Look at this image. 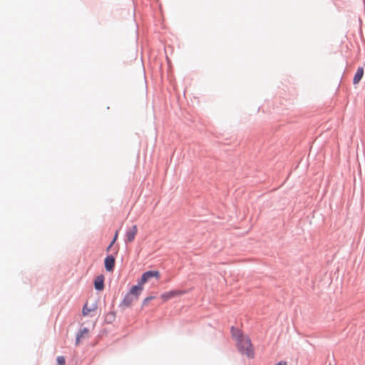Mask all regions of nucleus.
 <instances>
[{
    "label": "nucleus",
    "mask_w": 365,
    "mask_h": 365,
    "mask_svg": "<svg viewBox=\"0 0 365 365\" xmlns=\"http://www.w3.org/2000/svg\"><path fill=\"white\" fill-rule=\"evenodd\" d=\"M232 336L237 341L239 351L249 357L253 356V348L247 336L243 335L237 329H232Z\"/></svg>",
    "instance_id": "1"
},
{
    "label": "nucleus",
    "mask_w": 365,
    "mask_h": 365,
    "mask_svg": "<svg viewBox=\"0 0 365 365\" xmlns=\"http://www.w3.org/2000/svg\"><path fill=\"white\" fill-rule=\"evenodd\" d=\"M155 278L156 279H159L160 277V273L158 270H150L144 272L141 278L140 279V282L141 284H144L148 282L151 278Z\"/></svg>",
    "instance_id": "2"
},
{
    "label": "nucleus",
    "mask_w": 365,
    "mask_h": 365,
    "mask_svg": "<svg viewBox=\"0 0 365 365\" xmlns=\"http://www.w3.org/2000/svg\"><path fill=\"white\" fill-rule=\"evenodd\" d=\"M185 293V292L183 290H171V291L163 293L160 295V298L165 302L172 298L181 296V295L184 294Z\"/></svg>",
    "instance_id": "3"
},
{
    "label": "nucleus",
    "mask_w": 365,
    "mask_h": 365,
    "mask_svg": "<svg viewBox=\"0 0 365 365\" xmlns=\"http://www.w3.org/2000/svg\"><path fill=\"white\" fill-rule=\"evenodd\" d=\"M138 228L136 225L132 226L130 229H129L125 234V242H132L137 235Z\"/></svg>",
    "instance_id": "4"
},
{
    "label": "nucleus",
    "mask_w": 365,
    "mask_h": 365,
    "mask_svg": "<svg viewBox=\"0 0 365 365\" xmlns=\"http://www.w3.org/2000/svg\"><path fill=\"white\" fill-rule=\"evenodd\" d=\"M143 290V284H141L140 282H138V284L137 285L132 287L128 293H129L130 295L133 296L135 299H138V297L140 296Z\"/></svg>",
    "instance_id": "5"
},
{
    "label": "nucleus",
    "mask_w": 365,
    "mask_h": 365,
    "mask_svg": "<svg viewBox=\"0 0 365 365\" xmlns=\"http://www.w3.org/2000/svg\"><path fill=\"white\" fill-rule=\"evenodd\" d=\"M105 268L108 272H112L115 266V258L112 255H108L104 260Z\"/></svg>",
    "instance_id": "6"
},
{
    "label": "nucleus",
    "mask_w": 365,
    "mask_h": 365,
    "mask_svg": "<svg viewBox=\"0 0 365 365\" xmlns=\"http://www.w3.org/2000/svg\"><path fill=\"white\" fill-rule=\"evenodd\" d=\"M138 299H135L133 296L130 295L129 293H127V294L125 296L122 301V305L126 307H130L133 303Z\"/></svg>",
    "instance_id": "7"
},
{
    "label": "nucleus",
    "mask_w": 365,
    "mask_h": 365,
    "mask_svg": "<svg viewBox=\"0 0 365 365\" xmlns=\"http://www.w3.org/2000/svg\"><path fill=\"white\" fill-rule=\"evenodd\" d=\"M95 289L101 291L104 289V277L103 275L98 276L94 281Z\"/></svg>",
    "instance_id": "8"
},
{
    "label": "nucleus",
    "mask_w": 365,
    "mask_h": 365,
    "mask_svg": "<svg viewBox=\"0 0 365 365\" xmlns=\"http://www.w3.org/2000/svg\"><path fill=\"white\" fill-rule=\"evenodd\" d=\"M363 75H364V69H363V68L359 67L357 69V71L354 75V77L353 79V83L358 84L359 83V81H361V79L362 78Z\"/></svg>",
    "instance_id": "9"
},
{
    "label": "nucleus",
    "mask_w": 365,
    "mask_h": 365,
    "mask_svg": "<svg viewBox=\"0 0 365 365\" xmlns=\"http://www.w3.org/2000/svg\"><path fill=\"white\" fill-rule=\"evenodd\" d=\"M92 310H93V309L88 308L87 306V304H86L82 310L83 315V316L88 315Z\"/></svg>",
    "instance_id": "10"
},
{
    "label": "nucleus",
    "mask_w": 365,
    "mask_h": 365,
    "mask_svg": "<svg viewBox=\"0 0 365 365\" xmlns=\"http://www.w3.org/2000/svg\"><path fill=\"white\" fill-rule=\"evenodd\" d=\"M57 365H66L65 358L62 356H59L56 359Z\"/></svg>",
    "instance_id": "11"
},
{
    "label": "nucleus",
    "mask_w": 365,
    "mask_h": 365,
    "mask_svg": "<svg viewBox=\"0 0 365 365\" xmlns=\"http://www.w3.org/2000/svg\"><path fill=\"white\" fill-rule=\"evenodd\" d=\"M153 299H154V297H152V296L146 297L145 299H144V300L143 302V305L147 306L149 304L150 301H151Z\"/></svg>",
    "instance_id": "12"
},
{
    "label": "nucleus",
    "mask_w": 365,
    "mask_h": 365,
    "mask_svg": "<svg viewBox=\"0 0 365 365\" xmlns=\"http://www.w3.org/2000/svg\"><path fill=\"white\" fill-rule=\"evenodd\" d=\"M118 231H116V232H115V236H114V237H113V241H112V242H111V243H110V246H113V244L115 243V242L116 241V240H117V238H118Z\"/></svg>",
    "instance_id": "13"
},
{
    "label": "nucleus",
    "mask_w": 365,
    "mask_h": 365,
    "mask_svg": "<svg viewBox=\"0 0 365 365\" xmlns=\"http://www.w3.org/2000/svg\"><path fill=\"white\" fill-rule=\"evenodd\" d=\"M275 365H287V362L286 361H279V363H277Z\"/></svg>",
    "instance_id": "14"
},
{
    "label": "nucleus",
    "mask_w": 365,
    "mask_h": 365,
    "mask_svg": "<svg viewBox=\"0 0 365 365\" xmlns=\"http://www.w3.org/2000/svg\"><path fill=\"white\" fill-rule=\"evenodd\" d=\"M112 246H110V245L107 248V252H109L110 251V249L111 248Z\"/></svg>",
    "instance_id": "15"
}]
</instances>
